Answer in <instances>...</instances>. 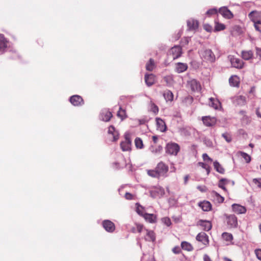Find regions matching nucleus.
Wrapping results in <instances>:
<instances>
[{"label":"nucleus","instance_id":"f257e3e1","mask_svg":"<svg viewBox=\"0 0 261 261\" xmlns=\"http://www.w3.org/2000/svg\"><path fill=\"white\" fill-rule=\"evenodd\" d=\"M248 17L253 22L255 30L261 33V12L256 11H251L248 14Z\"/></svg>","mask_w":261,"mask_h":261},{"label":"nucleus","instance_id":"f03ea898","mask_svg":"<svg viewBox=\"0 0 261 261\" xmlns=\"http://www.w3.org/2000/svg\"><path fill=\"white\" fill-rule=\"evenodd\" d=\"M199 55L203 61L213 63L216 60V57L211 49H202L199 51Z\"/></svg>","mask_w":261,"mask_h":261},{"label":"nucleus","instance_id":"7ed1b4c3","mask_svg":"<svg viewBox=\"0 0 261 261\" xmlns=\"http://www.w3.org/2000/svg\"><path fill=\"white\" fill-rule=\"evenodd\" d=\"M180 146L175 143H168L166 147V153L173 155H176L179 151Z\"/></svg>","mask_w":261,"mask_h":261},{"label":"nucleus","instance_id":"20e7f679","mask_svg":"<svg viewBox=\"0 0 261 261\" xmlns=\"http://www.w3.org/2000/svg\"><path fill=\"white\" fill-rule=\"evenodd\" d=\"M149 193L152 198H161L165 194V190L161 187H154L150 188Z\"/></svg>","mask_w":261,"mask_h":261},{"label":"nucleus","instance_id":"39448f33","mask_svg":"<svg viewBox=\"0 0 261 261\" xmlns=\"http://www.w3.org/2000/svg\"><path fill=\"white\" fill-rule=\"evenodd\" d=\"M157 172L161 177H166L168 171V166L162 162L159 163L155 168Z\"/></svg>","mask_w":261,"mask_h":261},{"label":"nucleus","instance_id":"423d86ee","mask_svg":"<svg viewBox=\"0 0 261 261\" xmlns=\"http://www.w3.org/2000/svg\"><path fill=\"white\" fill-rule=\"evenodd\" d=\"M226 220L228 227L236 228L238 226V219L234 215H225Z\"/></svg>","mask_w":261,"mask_h":261},{"label":"nucleus","instance_id":"0eeeda50","mask_svg":"<svg viewBox=\"0 0 261 261\" xmlns=\"http://www.w3.org/2000/svg\"><path fill=\"white\" fill-rule=\"evenodd\" d=\"M231 101L235 106H243L246 103V97L243 95H237L231 98Z\"/></svg>","mask_w":261,"mask_h":261},{"label":"nucleus","instance_id":"6e6552de","mask_svg":"<svg viewBox=\"0 0 261 261\" xmlns=\"http://www.w3.org/2000/svg\"><path fill=\"white\" fill-rule=\"evenodd\" d=\"M181 53V48L179 46H175L172 47L169 51V54L172 56L173 60L180 57Z\"/></svg>","mask_w":261,"mask_h":261},{"label":"nucleus","instance_id":"1a4fd4ad","mask_svg":"<svg viewBox=\"0 0 261 261\" xmlns=\"http://www.w3.org/2000/svg\"><path fill=\"white\" fill-rule=\"evenodd\" d=\"M202 120L203 124L208 127L214 126L217 122L216 118L214 117L203 116L202 117Z\"/></svg>","mask_w":261,"mask_h":261},{"label":"nucleus","instance_id":"9d476101","mask_svg":"<svg viewBox=\"0 0 261 261\" xmlns=\"http://www.w3.org/2000/svg\"><path fill=\"white\" fill-rule=\"evenodd\" d=\"M112 117V113L107 109L102 110L99 115V119L105 122L110 121Z\"/></svg>","mask_w":261,"mask_h":261},{"label":"nucleus","instance_id":"9b49d317","mask_svg":"<svg viewBox=\"0 0 261 261\" xmlns=\"http://www.w3.org/2000/svg\"><path fill=\"white\" fill-rule=\"evenodd\" d=\"M196 239L197 241L202 243V244L205 246H207L209 244L208 237L204 232L199 233L197 235Z\"/></svg>","mask_w":261,"mask_h":261},{"label":"nucleus","instance_id":"f8f14e48","mask_svg":"<svg viewBox=\"0 0 261 261\" xmlns=\"http://www.w3.org/2000/svg\"><path fill=\"white\" fill-rule=\"evenodd\" d=\"M228 58L233 67L242 68L243 67V62L241 59L231 56H229Z\"/></svg>","mask_w":261,"mask_h":261},{"label":"nucleus","instance_id":"ddd939ff","mask_svg":"<svg viewBox=\"0 0 261 261\" xmlns=\"http://www.w3.org/2000/svg\"><path fill=\"white\" fill-rule=\"evenodd\" d=\"M120 146L123 151H128L130 149L131 141L128 135L125 134V141L121 143Z\"/></svg>","mask_w":261,"mask_h":261},{"label":"nucleus","instance_id":"4468645a","mask_svg":"<svg viewBox=\"0 0 261 261\" xmlns=\"http://www.w3.org/2000/svg\"><path fill=\"white\" fill-rule=\"evenodd\" d=\"M102 226L105 229L109 232H112L115 230V224L110 220H106L102 222Z\"/></svg>","mask_w":261,"mask_h":261},{"label":"nucleus","instance_id":"2eb2a0df","mask_svg":"<svg viewBox=\"0 0 261 261\" xmlns=\"http://www.w3.org/2000/svg\"><path fill=\"white\" fill-rule=\"evenodd\" d=\"M70 102L74 106H79L84 104L82 97L79 95H75L70 97Z\"/></svg>","mask_w":261,"mask_h":261},{"label":"nucleus","instance_id":"dca6fc26","mask_svg":"<svg viewBox=\"0 0 261 261\" xmlns=\"http://www.w3.org/2000/svg\"><path fill=\"white\" fill-rule=\"evenodd\" d=\"M219 13L225 18L231 19L233 18L232 13L226 7H222L219 9Z\"/></svg>","mask_w":261,"mask_h":261},{"label":"nucleus","instance_id":"f3484780","mask_svg":"<svg viewBox=\"0 0 261 261\" xmlns=\"http://www.w3.org/2000/svg\"><path fill=\"white\" fill-rule=\"evenodd\" d=\"M188 85L193 91L199 92L201 90L200 83L195 79L191 80L188 82Z\"/></svg>","mask_w":261,"mask_h":261},{"label":"nucleus","instance_id":"a211bd4d","mask_svg":"<svg viewBox=\"0 0 261 261\" xmlns=\"http://www.w3.org/2000/svg\"><path fill=\"white\" fill-rule=\"evenodd\" d=\"M108 134L110 137L113 139V141H116L119 139V133L113 125L109 126L108 128Z\"/></svg>","mask_w":261,"mask_h":261},{"label":"nucleus","instance_id":"6ab92c4d","mask_svg":"<svg viewBox=\"0 0 261 261\" xmlns=\"http://www.w3.org/2000/svg\"><path fill=\"white\" fill-rule=\"evenodd\" d=\"M231 206L233 212L238 214H245L246 212V207L239 204H233Z\"/></svg>","mask_w":261,"mask_h":261},{"label":"nucleus","instance_id":"aec40b11","mask_svg":"<svg viewBox=\"0 0 261 261\" xmlns=\"http://www.w3.org/2000/svg\"><path fill=\"white\" fill-rule=\"evenodd\" d=\"M210 195L212 199L215 202L219 203H222L224 200L223 197L214 191H213L211 192Z\"/></svg>","mask_w":261,"mask_h":261},{"label":"nucleus","instance_id":"412c9836","mask_svg":"<svg viewBox=\"0 0 261 261\" xmlns=\"http://www.w3.org/2000/svg\"><path fill=\"white\" fill-rule=\"evenodd\" d=\"M197 225H199L202 227L204 231H209L212 228V224L208 221L200 220L197 222Z\"/></svg>","mask_w":261,"mask_h":261},{"label":"nucleus","instance_id":"4be33fe9","mask_svg":"<svg viewBox=\"0 0 261 261\" xmlns=\"http://www.w3.org/2000/svg\"><path fill=\"white\" fill-rule=\"evenodd\" d=\"M144 230L146 231V236L144 239L146 241L149 242H154L155 240V236L154 232L151 230L144 228Z\"/></svg>","mask_w":261,"mask_h":261},{"label":"nucleus","instance_id":"5701e85b","mask_svg":"<svg viewBox=\"0 0 261 261\" xmlns=\"http://www.w3.org/2000/svg\"><path fill=\"white\" fill-rule=\"evenodd\" d=\"M8 42L6 40L4 35H0V55L4 53L8 46Z\"/></svg>","mask_w":261,"mask_h":261},{"label":"nucleus","instance_id":"b1692460","mask_svg":"<svg viewBox=\"0 0 261 261\" xmlns=\"http://www.w3.org/2000/svg\"><path fill=\"white\" fill-rule=\"evenodd\" d=\"M157 129L162 132H165L166 130V126L165 122L160 118H156L155 119Z\"/></svg>","mask_w":261,"mask_h":261},{"label":"nucleus","instance_id":"393cba45","mask_svg":"<svg viewBox=\"0 0 261 261\" xmlns=\"http://www.w3.org/2000/svg\"><path fill=\"white\" fill-rule=\"evenodd\" d=\"M187 26L188 30L190 31L195 30L198 27V22L196 20L191 19L187 21Z\"/></svg>","mask_w":261,"mask_h":261},{"label":"nucleus","instance_id":"a878e982","mask_svg":"<svg viewBox=\"0 0 261 261\" xmlns=\"http://www.w3.org/2000/svg\"><path fill=\"white\" fill-rule=\"evenodd\" d=\"M209 106L216 110L221 108V103L217 99L211 97L209 98Z\"/></svg>","mask_w":261,"mask_h":261},{"label":"nucleus","instance_id":"bb28decb","mask_svg":"<svg viewBox=\"0 0 261 261\" xmlns=\"http://www.w3.org/2000/svg\"><path fill=\"white\" fill-rule=\"evenodd\" d=\"M187 68L188 65L187 64L179 62L176 64L175 70L177 73H180L185 71Z\"/></svg>","mask_w":261,"mask_h":261},{"label":"nucleus","instance_id":"cd10ccee","mask_svg":"<svg viewBox=\"0 0 261 261\" xmlns=\"http://www.w3.org/2000/svg\"><path fill=\"white\" fill-rule=\"evenodd\" d=\"M145 82L147 86H152L154 83V76L152 74H146L145 75Z\"/></svg>","mask_w":261,"mask_h":261},{"label":"nucleus","instance_id":"c85d7f7f","mask_svg":"<svg viewBox=\"0 0 261 261\" xmlns=\"http://www.w3.org/2000/svg\"><path fill=\"white\" fill-rule=\"evenodd\" d=\"M198 205L203 211H209L212 208V204L208 201H203L199 203Z\"/></svg>","mask_w":261,"mask_h":261},{"label":"nucleus","instance_id":"c756f323","mask_svg":"<svg viewBox=\"0 0 261 261\" xmlns=\"http://www.w3.org/2000/svg\"><path fill=\"white\" fill-rule=\"evenodd\" d=\"M145 220L151 223H153L156 221V216L153 214L146 213L143 217Z\"/></svg>","mask_w":261,"mask_h":261},{"label":"nucleus","instance_id":"7c9ffc66","mask_svg":"<svg viewBox=\"0 0 261 261\" xmlns=\"http://www.w3.org/2000/svg\"><path fill=\"white\" fill-rule=\"evenodd\" d=\"M230 182V180H229L227 178H222L220 179V180L219 181L218 187L220 188H221L222 189H223L224 191H226L227 190L225 186L226 185H227V184H228Z\"/></svg>","mask_w":261,"mask_h":261},{"label":"nucleus","instance_id":"2f4dec72","mask_svg":"<svg viewBox=\"0 0 261 261\" xmlns=\"http://www.w3.org/2000/svg\"><path fill=\"white\" fill-rule=\"evenodd\" d=\"M229 82L230 86L238 87L239 85V78L237 75H232L229 78Z\"/></svg>","mask_w":261,"mask_h":261},{"label":"nucleus","instance_id":"473e14b6","mask_svg":"<svg viewBox=\"0 0 261 261\" xmlns=\"http://www.w3.org/2000/svg\"><path fill=\"white\" fill-rule=\"evenodd\" d=\"M214 167L215 169L219 173L221 174H224L225 172L224 168L220 164V163L217 161H215L213 163Z\"/></svg>","mask_w":261,"mask_h":261},{"label":"nucleus","instance_id":"72a5a7b5","mask_svg":"<svg viewBox=\"0 0 261 261\" xmlns=\"http://www.w3.org/2000/svg\"><path fill=\"white\" fill-rule=\"evenodd\" d=\"M253 53L252 50L242 51V57L245 60H248L253 57Z\"/></svg>","mask_w":261,"mask_h":261},{"label":"nucleus","instance_id":"f704fd0d","mask_svg":"<svg viewBox=\"0 0 261 261\" xmlns=\"http://www.w3.org/2000/svg\"><path fill=\"white\" fill-rule=\"evenodd\" d=\"M181 248L188 251H191L193 250V246L192 245L186 241L182 242L181 243Z\"/></svg>","mask_w":261,"mask_h":261},{"label":"nucleus","instance_id":"c9c22d12","mask_svg":"<svg viewBox=\"0 0 261 261\" xmlns=\"http://www.w3.org/2000/svg\"><path fill=\"white\" fill-rule=\"evenodd\" d=\"M163 96H164L165 100L167 101H171L173 100V94L172 92L169 90H167L164 92V93L163 94Z\"/></svg>","mask_w":261,"mask_h":261},{"label":"nucleus","instance_id":"e433bc0d","mask_svg":"<svg viewBox=\"0 0 261 261\" xmlns=\"http://www.w3.org/2000/svg\"><path fill=\"white\" fill-rule=\"evenodd\" d=\"M144 228L142 225L137 224L135 227H133L131 229V231L133 233H140L144 231Z\"/></svg>","mask_w":261,"mask_h":261},{"label":"nucleus","instance_id":"4c0bfd02","mask_svg":"<svg viewBox=\"0 0 261 261\" xmlns=\"http://www.w3.org/2000/svg\"><path fill=\"white\" fill-rule=\"evenodd\" d=\"M155 67L154 60L152 59H150L149 62L146 65V69L147 70L151 71Z\"/></svg>","mask_w":261,"mask_h":261},{"label":"nucleus","instance_id":"58836bf2","mask_svg":"<svg viewBox=\"0 0 261 261\" xmlns=\"http://www.w3.org/2000/svg\"><path fill=\"white\" fill-rule=\"evenodd\" d=\"M238 154L240 155L247 163H249L251 161V156L247 153L243 151H239Z\"/></svg>","mask_w":261,"mask_h":261},{"label":"nucleus","instance_id":"ea45409f","mask_svg":"<svg viewBox=\"0 0 261 261\" xmlns=\"http://www.w3.org/2000/svg\"><path fill=\"white\" fill-rule=\"evenodd\" d=\"M136 212L140 216L143 217L146 214L145 210L143 207L139 205L138 203H136Z\"/></svg>","mask_w":261,"mask_h":261},{"label":"nucleus","instance_id":"a19ab883","mask_svg":"<svg viewBox=\"0 0 261 261\" xmlns=\"http://www.w3.org/2000/svg\"><path fill=\"white\" fill-rule=\"evenodd\" d=\"M163 79L168 86H171L173 83V77L172 75H166L164 77Z\"/></svg>","mask_w":261,"mask_h":261},{"label":"nucleus","instance_id":"79ce46f5","mask_svg":"<svg viewBox=\"0 0 261 261\" xmlns=\"http://www.w3.org/2000/svg\"><path fill=\"white\" fill-rule=\"evenodd\" d=\"M147 173L149 176L154 177V178H160L161 176L159 174L158 172H157L156 169L155 168L154 170H148Z\"/></svg>","mask_w":261,"mask_h":261},{"label":"nucleus","instance_id":"37998d69","mask_svg":"<svg viewBox=\"0 0 261 261\" xmlns=\"http://www.w3.org/2000/svg\"><path fill=\"white\" fill-rule=\"evenodd\" d=\"M222 237L224 240L228 242L231 241L233 239L232 234L228 232H223L222 234Z\"/></svg>","mask_w":261,"mask_h":261},{"label":"nucleus","instance_id":"c03bdc74","mask_svg":"<svg viewBox=\"0 0 261 261\" xmlns=\"http://www.w3.org/2000/svg\"><path fill=\"white\" fill-rule=\"evenodd\" d=\"M136 147L139 149H142L143 147L142 140L140 138H136L135 140Z\"/></svg>","mask_w":261,"mask_h":261},{"label":"nucleus","instance_id":"a18cd8bd","mask_svg":"<svg viewBox=\"0 0 261 261\" xmlns=\"http://www.w3.org/2000/svg\"><path fill=\"white\" fill-rule=\"evenodd\" d=\"M150 109L151 112H152L155 114H157L159 112V108L152 101H150Z\"/></svg>","mask_w":261,"mask_h":261},{"label":"nucleus","instance_id":"49530a36","mask_svg":"<svg viewBox=\"0 0 261 261\" xmlns=\"http://www.w3.org/2000/svg\"><path fill=\"white\" fill-rule=\"evenodd\" d=\"M117 116L122 120L125 118V112L124 110H122L121 107L119 108V111L117 113Z\"/></svg>","mask_w":261,"mask_h":261},{"label":"nucleus","instance_id":"de8ad7c7","mask_svg":"<svg viewBox=\"0 0 261 261\" xmlns=\"http://www.w3.org/2000/svg\"><path fill=\"white\" fill-rule=\"evenodd\" d=\"M222 137L226 140V142L229 143L231 141V135L228 133H225L222 134Z\"/></svg>","mask_w":261,"mask_h":261},{"label":"nucleus","instance_id":"09e8293b","mask_svg":"<svg viewBox=\"0 0 261 261\" xmlns=\"http://www.w3.org/2000/svg\"><path fill=\"white\" fill-rule=\"evenodd\" d=\"M225 29V26L224 24H222V23H216V25L215 27V29L216 31H220L223 30Z\"/></svg>","mask_w":261,"mask_h":261},{"label":"nucleus","instance_id":"8fccbe9b","mask_svg":"<svg viewBox=\"0 0 261 261\" xmlns=\"http://www.w3.org/2000/svg\"><path fill=\"white\" fill-rule=\"evenodd\" d=\"M162 222L167 226H169L171 224V220L168 217L163 218L162 219Z\"/></svg>","mask_w":261,"mask_h":261},{"label":"nucleus","instance_id":"3c124183","mask_svg":"<svg viewBox=\"0 0 261 261\" xmlns=\"http://www.w3.org/2000/svg\"><path fill=\"white\" fill-rule=\"evenodd\" d=\"M217 13V10L216 8H213L207 11L206 14L207 15L211 16Z\"/></svg>","mask_w":261,"mask_h":261},{"label":"nucleus","instance_id":"603ef678","mask_svg":"<svg viewBox=\"0 0 261 261\" xmlns=\"http://www.w3.org/2000/svg\"><path fill=\"white\" fill-rule=\"evenodd\" d=\"M202 158L205 162H212V159L210 158L206 153H203L202 154Z\"/></svg>","mask_w":261,"mask_h":261},{"label":"nucleus","instance_id":"864d4df0","mask_svg":"<svg viewBox=\"0 0 261 261\" xmlns=\"http://www.w3.org/2000/svg\"><path fill=\"white\" fill-rule=\"evenodd\" d=\"M253 182L256 185H257V186L259 187V188H261V178H259V179H257V178H254L253 179Z\"/></svg>","mask_w":261,"mask_h":261},{"label":"nucleus","instance_id":"5fc2aeb1","mask_svg":"<svg viewBox=\"0 0 261 261\" xmlns=\"http://www.w3.org/2000/svg\"><path fill=\"white\" fill-rule=\"evenodd\" d=\"M255 253L257 258L260 260H261V249H256L255 250Z\"/></svg>","mask_w":261,"mask_h":261},{"label":"nucleus","instance_id":"6e6d98bb","mask_svg":"<svg viewBox=\"0 0 261 261\" xmlns=\"http://www.w3.org/2000/svg\"><path fill=\"white\" fill-rule=\"evenodd\" d=\"M256 55L259 57L260 59H261V48L256 47Z\"/></svg>","mask_w":261,"mask_h":261},{"label":"nucleus","instance_id":"4d7b16f0","mask_svg":"<svg viewBox=\"0 0 261 261\" xmlns=\"http://www.w3.org/2000/svg\"><path fill=\"white\" fill-rule=\"evenodd\" d=\"M204 143L207 146L212 147L213 146V143L210 140H205Z\"/></svg>","mask_w":261,"mask_h":261},{"label":"nucleus","instance_id":"13d9d810","mask_svg":"<svg viewBox=\"0 0 261 261\" xmlns=\"http://www.w3.org/2000/svg\"><path fill=\"white\" fill-rule=\"evenodd\" d=\"M198 165L199 166H201L202 168H203L204 169H205L206 168H207V166H208L207 164L202 163V162H199L198 163Z\"/></svg>","mask_w":261,"mask_h":261},{"label":"nucleus","instance_id":"bf43d9fd","mask_svg":"<svg viewBox=\"0 0 261 261\" xmlns=\"http://www.w3.org/2000/svg\"><path fill=\"white\" fill-rule=\"evenodd\" d=\"M125 197L127 200H130L132 199L133 195L129 193H126L125 195Z\"/></svg>","mask_w":261,"mask_h":261},{"label":"nucleus","instance_id":"052dcab7","mask_svg":"<svg viewBox=\"0 0 261 261\" xmlns=\"http://www.w3.org/2000/svg\"><path fill=\"white\" fill-rule=\"evenodd\" d=\"M204 261H212L209 256L207 254H204L203 256Z\"/></svg>","mask_w":261,"mask_h":261},{"label":"nucleus","instance_id":"680f3d73","mask_svg":"<svg viewBox=\"0 0 261 261\" xmlns=\"http://www.w3.org/2000/svg\"><path fill=\"white\" fill-rule=\"evenodd\" d=\"M204 29L207 32H211L212 30V28L209 25H204Z\"/></svg>","mask_w":261,"mask_h":261},{"label":"nucleus","instance_id":"e2e57ef3","mask_svg":"<svg viewBox=\"0 0 261 261\" xmlns=\"http://www.w3.org/2000/svg\"><path fill=\"white\" fill-rule=\"evenodd\" d=\"M173 252L176 254H178L180 252V249L178 247H174L173 250Z\"/></svg>","mask_w":261,"mask_h":261},{"label":"nucleus","instance_id":"0e129e2a","mask_svg":"<svg viewBox=\"0 0 261 261\" xmlns=\"http://www.w3.org/2000/svg\"><path fill=\"white\" fill-rule=\"evenodd\" d=\"M189 179V175H187L184 177V184L186 185L188 183V181Z\"/></svg>","mask_w":261,"mask_h":261},{"label":"nucleus","instance_id":"69168bd1","mask_svg":"<svg viewBox=\"0 0 261 261\" xmlns=\"http://www.w3.org/2000/svg\"><path fill=\"white\" fill-rule=\"evenodd\" d=\"M197 189L200 190L201 192H205V187H202L201 186H198L197 187Z\"/></svg>","mask_w":261,"mask_h":261},{"label":"nucleus","instance_id":"338daca9","mask_svg":"<svg viewBox=\"0 0 261 261\" xmlns=\"http://www.w3.org/2000/svg\"><path fill=\"white\" fill-rule=\"evenodd\" d=\"M158 137H157L156 136H153L152 137V140H153V141L154 143H156V142H157V141H158Z\"/></svg>","mask_w":261,"mask_h":261},{"label":"nucleus","instance_id":"774afa93","mask_svg":"<svg viewBox=\"0 0 261 261\" xmlns=\"http://www.w3.org/2000/svg\"><path fill=\"white\" fill-rule=\"evenodd\" d=\"M205 170L207 172V174L208 175L210 172V167L208 165L207 168L205 169Z\"/></svg>","mask_w":261,"mask_h":261}]
</instances>
